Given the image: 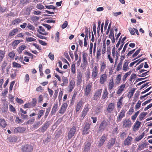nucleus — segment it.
I'll use <instances>...</instances> for the list:
<instances>
[{"instance_id":"f257e3e1","label":"nucleus","mask_w":152,"mask_h":152,"mask_svg":"<svg viewBox=\"0 0 152 152\" xmlns=\"http://www.w3.org/2000/svg\"><path fill=\"white\" fill-rule=\"evenodd\" d=\"M99 65L97 64L96 65L94 66L92 68V78L93 79H95L99 75Z\"/></svg>"},{"instance_id":"f03ea898","label":"nucleus","mask_w":152,"mask_h":152,"mask_svg":"<svg viewBox=\"0 0 152 152\" xmlns=\"http://www.w3.org/2000/svg\"><path fill=\"white\" fill-rule=\"evenodd\" d=\"M33 149V146L31 144H25L22 145L21 150L23 152H31Z\"/></svg>"},{"instance_id":"7ed1b4c3","label":"nucleus","mask_w":152,"mask_h":152,"mask_svg":"<svg viewBox=\"0 0 152 152\" xmlns=\"http://www.w3.org/2000/svg\"><path fill=\"white\" fill-rule=\"evenodd\" d=\"M108 124L105 120H103L100 123L98 128L99 132H102L104 131L107 129Z\"/></svg>"},{"instance_id":"20e7f679","label":"nucleus","mask_w":152,"mask_h":152,"mask_svg":"<svg viewBox=\"0 0 152 152\" xmlns=\"http://www.w3.org/2000/svg\"><path fill=\"white\" fill-rule=\"evenodd\" d=\"M115 84L113 78H111L107 85L108 90L110 92H111V90L115 87Z\"/></svg>"},{"instance_id":"39448f33","label":"nucleus","mask_w":152,"mask_h":152,"mask_svg":"<svg viewBox=\"0 0 152 152\" xmlns=\"http://www.w3.org/2000/svg\"><path fill=\"white\" fill-rule=\"evenodd\" d=\"M76 131V127L75 126H73L70 129L69 131L68 134V139L70 140L74 136Z\"/></svg>"},{"instance_id":"423d86ee","label":"nucleus","mask_w":152,"mask_h":152,"mask_svg":"<svg viewBox=\"0 0 152 152\" xmlns=\"http://www.w3.org/2000/svg\"><path fill=\"white\" fill-rule=\"evenodd\" d=\"M107 80V75L106 72L100 75L99 79V83L101 85L104 84Z\"/></svg>"},{"instance_id":"0eeeda50","label":"nucleus","mask_w":152,"mask_h":152,"mask_svg":"<svg viewBox=\"0 0 152 152\" xmlns=\"http://www.w3.org/2000/svg\"><path fill=\"white\" fill-rule=\"evenodd\" d=\"M92 86V83H89L86 85V88L84 89V94L86 96H88L90 94Z\"/></svg>"},{"instance_id":"6e6552de","label":"nucleus","mask_w":152,"mask_h":152,"mask_svg":"<svg viewBox=\"0 0 152 152\" xmlns=\"http://www.w3.org/2000/svg\"><path fill=\"white\" fill-rule=\"evenodd\" d=\"M126 110L124 109H122L119 113L116 120V122H120L122 120V118L125 116V113Z\"/></svg>"},{"instance_id":"1a4fd4ad","label":"nucleus","mask_w":152,"mask_h":152,"mask_svg":"<svg viewBox=\"0 0 152 152\" xmlns=\"http://www.w3.org/2000/svg\"><path fill=\"white\" fill-rule=\"evenodd\" d=\"M102 91V89H98L96 91L93 97L94 100H97L100 97Z\"/></svg>"},{"instance_id":"9d476101","label":"nucleus","mask_w":152,"mask_h":152,"mask_svg":"<svg viewBox=\"0 0 152 152\" xmlns=\"http://www.w3.org/2000/svg\"><path fill=\"white\" fill-rule=\"evenodd\" d=\"M123 127L124 128H130L132 125V123L129 119H125L122 121Z\"/></svg>"},{"instance_id":"9b49d317","label":"nucleus","mask_w":152,"mask_h":152,"mask_svg":"<svg viewBox=\"0 0 152 152\" xmlns=\"http://www.w3.org/2000/svg\"><path fill=\"white\" fill-rule=\"evenodd\" d=\"M116 139L115 137L111 138L107 143V146L108 149H110L115 143Z\"/></svg>"},{"instance_id":"f8f14e48","label":"nucleus","mask_w":152,"mask_h":152,"mask_svg":"<svg viewBox=\"0 0 152 152\" xmlns=\"http://www.w3.org/2000/svg\"><path fill=\"white\" fill-rule=\"evenodd\" d=\"M126 84H123L121 85L118 87V89L117 91L116 94L119 95H120L122 92L125 90Z\"/></svg>"},{"instance_id":"ddd939ff","label":"nucleus","mask_w":152,"mask_h":152,"mask_svg":"<svg viewBox=\"0 0 152 152\" xmlns=\"http://www.w3.org/2000/svg\"><path fill=\"white\" fill-rule=\"evenodd\" d=\"M50 121H46L41 127V132L43 133L45 132L49 127L50 124Z\"/></svg>"},{"instance_id":"4468645a","label":"nucleus","mask_w":152,"mask_h":152,"mask_svg":"<svg viewBox=\"0 0 152 152\" xmlns=\"http://www.w3.org/2000/svg\"><path fill=\"white\" fill-rule=\"evenodd\" d=\"M75 86V81L72 80L69 82V86H68V91L69 92H71Z\"/></svg>"},{"instance_id":"2eb2a0df","label":"nucleus","mask_w":152,"mask_h":152,"mask_svg":"<svg viewBox=\"0 0 152 152\" xmlns=\"http://www.w3.org/2000/svg\"><path fill=\"white\" fill-rule=\"evenodd\" d=\"M67 106L68 104L66 103H63L58 111V113L61 114H63L65 112Z\"/></svg>"},{"instance_id":"dca6fc26","label":"nucleus","mask_w":152,"mask_h":152,"mask_svg":"<svg viewBox=\"0 0 152 152\" xmlns=\"http://www.w3.org/2000/svg\"><path fill=\"white\" fill-rule=\"evenodd\" d=\"M132 139H133L131 137L128 136L124 141V145L125 146L131 145L132 141Z\"/></svg>"},{"instance_id":"f3484780","label":"nucleus","mask_w":152,"mask_h":152,"mask_svg":"<svg viewBox=\"0 0 152 152\" xmlns=\"http://www.w3.org/2000/svg\"><path fill=\"white\" fill-rule=\"evenodd\" d=\"M90 124L89 123H86V124L83 130V134H88L89 133V132L88 131L90 128Z\"/></svg>"},{"instance_id":"a211bd4d","label":"nucleus","mask_w":152,"mask_h":152,"mask_svg":"<svg viewBox=\"0 0 152 152\" xmlns=\"http://www.w3.org/2000/svg\"><path fill=\"white\" fill-rule=\"evenodd\" d=\"M107 139V137L105 135H103L101 137L99 141L98 146L99 147H101L104 144V142H105L106 140Z\"/></svg>"},{"instance_id":"6ab92c4d","label":"nucleus","mask_w":152,"mask_h":152,"mask_svg":"<svg viewBox=\"0 0 152 152\" xmlns=\"http://www.w3.org/2000/svg\"><path fill=\"white\" fill-rule=\"evenodd\" d=\"M82 74L81 72H79L77 73V85H80L82 80Z\"/></svg>"},{"instance_id":"aec40b11","label":"nucleus","mask_w":152,"mask_h":152,"mask_svg":"<svg viewBox=\"0 0 152 152\" xmlns=\"http://www.w3.org/2000/svg\"><path fill=\"white\" fill-rule=\"evenodd\" d=\"M26 129L24 127H18L14 129V132L15 133H22L25 132Z\"/></svg>"},{"instance_id":"412c9836","label":"nucleus","mask_w":152,"mask_h":152,"mask_svg":"<svg viewBox=\"0 0 152 152\" xmlns=\"http://www.w3.org/2000/svg\"><path fill=\"white\" fill-rule=\"evenodd\" d=\"M39 29L37 30V31L40 34L46 35L48 34V33L45 31L44 28L41 26H39Z\"/></svg>"},{"instance_id":"4be33fe9","label":"nucleus","mask_w":152,"mask_h":152,"mask_svg":"<svg viewBox=\"0 0 152 152\" xmlns=\"http://www.w3.org/2000/svg\"><path fill=\"white\" fill-rule=\"evenodd\" d=\"M115 104L114 103H110L107 108V111L108 113H112L115 108Z\"/></svg>"},{"instance_id":"5701e85b","label":"nucleus","mask_w":152,"mask_h":152,"mask_svg":"<svg viewBox=\"0 0 152 152\" xmlns=\"http://www.w3.org/2000/svg\"><path fill=\"white\" fill-rule=\"evenodd\" d=\"M129 63V62L127 60H126L125 61L122 67L124 71L126 72L129 69L128 66Z\"/></svg>"},{"instance_id":"b1692460","label":"nucleus","mask_w":152,"mask_h":152,"mask_svg":"<svg viewBox=\"0 0 152 152\" xmlns=\"http://www.w3.org/2000/svg\"><path fill=\"white\" fill-rule=\"evenodd\" d=\"M58 104L57 102H56L54 104L51 111L50 113L51 115L55 114L56 111L58 110Z\"/></svg>"},{"instance_id":"393cba45","label":"nucleus","mask_w":152,"mask_h":152,"mask_svg":"<svg viewBox=\"0 0 152 152\" xmlns=\"http://www.w3.org/2000/svg\"><path fill=\"white\" fill-rule=\"evenodd\" d=\"M91 143L90 142H85L84 152H88L90 149L91 146Z\"/></svg>"},{"instance_id":"a878e982","label":"nucleus","mask_w":152,"mask_h":152,"mask_svg":"<svg viewBox=\"0 0 152 152\" xmlns=\"http://www.w3.org/2000/svg\"><path fill=\"white\" fill-rule=\"evenodd\" d=\"M89 111V108L88 107H85L82 111L81 114V117L83 118L86 116Z\"/></svg>"},{"instance_id":"bb28decb","label":"nucleus","mask_w":152,"mask_h":152,"mask_svg":"<svg viewBox=\"0 0 152 152\" xmlns=\"http://www.w3.org/2000/svg\"><path fill=\"white\" fill-rule=\"evenodd\" d=\"M107 67L105 62L103 61L100 64V71L101 72H103Z\"/></svg>"},{"instance_id":"cd10ccee","label":"nucleus","mask_w":152,"mask_h":152,"mask_svg":"<svg viewBox=\"0 0 152 152\" xmlns=\"http://www.w3.org/2000/svg\"><path fill=\"white\" fill-rule=\"evenodd\" d=\"M18 29L17 28L13 29L10 32L9 34V37L14 36L18 32Z\"/></svg>"},{"instance_id":"c85d7f7f","label":"nucleus","mask_w":152,"mask_h":152,"mask_svg":"<svg viewBox=\"0 0 152 152\" xmlns=\"http://www.w3.org/2000/svg\"><path fill=\"white\" fill-rule=\"evenodd\" d=\"M108 93L106 88H105L103 91L102 98L104 99L107 98Z\"/></svg>"},{"instance_id":"c756f323","label":"nucleus","mask_w":152,"mask_h":152,"mask_svg":"<svg viewBox=\"0 0 152 152\" xmlns=\"http://www.w3.org/2000/svg\"><path fill=\"white\" fill-rule=\"evenodd\" d=\"M22 21V19L21 18H17L12 21V24L13 25H17L20 23Z\"/></svg>"},{"instance_id":"7c9ffc66","label":"nucleus","mask_w":152,"mask_h":152,"mask_svg":"<svg viewBox=\"0 0 152 152\" xmlns=\"http://www.w3.org/2000/svg\"><path fill=\"white\" fill-rule=\"evenodd\" d=\"M112 53L113 57V58H115V56H116L115 57V63H116L118 59V54H117L116 55H115V47H114L112 50Z\"/></svg>"},{"instance_id":"2f4dec72","label":"nucleus","mask_w":152,"mask_h":152,"mask_svg":"<svg viewBox=\"0 0 152 152\" xmlns=\"http://www.w3.org/2000/svg\"><path fill=\"white\" fill-rule=\"evenodd\" d=\"M82 105L83 102L82 101H79L77 103L76 107V113L78 112L80 110Z\"/></svg>"},{"instance_id":"473e14b6","label":"nucleus","mask_w":152,"mask_h":152,"mask_svg":"<svg viewBox=\"0 0 152 152\" xmlns=\"http://www.w3.org/2000/svg\"><path fill=\"white\" fill-rule=\"evenodd\" d=\"M135 91L134 88L132 89L129 91L127 94V96L129 98L131 99Z\"/></svg>"},{"instance_id":"72a5a7b5","label":"nucleus","mask_w":152,"mask_h":152,"mask_svg":"<svg viewBox=\"0 0 152 152\" xmlns=\"http://www.w3.org/2000/svg\"><path fill=\"white\" fill-rule=\"evenodd\" d=\"M121 77V75L119 74L117 75L115 79V83L116 84H118L120 83Z\"/></svg>"},{"instance_id":"f704fd0d","label":"nucleus","mask_w":152,"mask_h":152,"mask_svg":"<svg viewBox=\"0 0 152 152\" xmlns=\"http://www.w3.org/2000/svg\"><path fill=\"white\" fill-rule=\"evenodd\" d=\"M26 46L23 45H21L18 49L17 51L19 53H21L22 51L26 49Z\"/></svg>"},{"instance_id":"c9c22d12","label":"nucleus","mask_w":152,"mask_h":152,"mask_svg":"<svg viewBox=\"0 0 152 152\" xmlns=\"http://www.w3.org/2000/svg\"><path fill=\"white\" fill-rule=\"evenodd\" d=\"M21 42V40H14L11 44L13 48H15Z\"/></svg>"},{"instance_id":"e433bc0d","label":"nucleus","mask_w":152,"mask_h":152,"mask_svg":"<svg viewBox=\"0 0 152 152\" xmlns=\"http://www.w3.org/2000/svg\"><path fill=\"white\" fill-rule=\"evenodd\" d=\"M0 125L3 128H4L7 126V124L4 119H0Z\"/></svg>"},{"instance_id":"4c0bfd02","label":"nucleus","mask_w":152,"mask_h":152,"mask_svg":"<svg viewBox=\"0 0 152 152\" xmlns=\"http://www.w3.org/2000/svg\"><path fill=\"white\" fill-rule=\"evenodd\" d=\"M131 71H129V72L126 73L123 76L122 80L124 82L126 80L127 77L129 75L131 74Z\"/></svg>"},{"instance_id":"58836bf2","label":"nucleus","mask_w":152,"mask_h":152,"mask_svg":"<svg viewBox=\"0 0 152 152\" xmlns=\"http://www.w3.org/2000/svg\"><path fill=\"white\" fill-rule=\"evenodd\" d=\"M27 29H29L32 31H34L35 29L34 27L30 23H28L26 27Z\"/></svg>"},{"instance_id":"ea45409f","label":"nucleus","mask_w":152,"mask_h":152,"mask_svg":"<svg viewBox=\"0 0 152 152\" xmlns=\"http://www.w3.org/2000/svg\"><path fill=\"white\" fill-rule=\"evenodd\" d=\"M5 54V51L4 50H0V62L2 61L4 57Z\"/></svg>"},{"instance_id":"a19ab883","label":"nucleus","mask_w":152,"mask_h":152,"mask_svg":"<svg viewBox=\"0 0 152 152\" xmlns=\"http://www.w3.org/2000/svg\"><path fill=\"white\" fill-rule=\"evenodd\" d=\"M32 8L31 6L27 7L26 9L25 12V14L26 15L29 14L32 10Z\"/></svg>"},{"instance_id":"79ce46f5","label":"nucleus","mask_w":152,"mask_h":152,"mask_svg":"<svg viewBox=\"0 0 152 152\" xmlns=\"http://www.w3.org/2000/svg\"><path fill=\"white\" fill-rule=\"evenodd\" d=\"M147 115V113L142 112L139 115V120L140 121L142 120Z\"/></svg>"},{"instance_id":"37998d69","label":"nucleus","mask_w":152,"mask_h":152,"mask_svg":"<svg viewBox=\"0 0 152 152\" xmlns=\"http://www.w3.org/2000/svg\"><path fill=\"white\" fill-rule=\"evenodd\" d=\"M101 49H99L97 50L96 54V58L98 60H99L101 55Z\"/></svg>"},{"instance_id":"c03bdc74","label":"nucleus","mask_w":152,"mask_h":152,"mask_svg":"<svg viewBox=\"0 0 152 152\" xmlns=\"http://www.w3.org/2000/svg\"><path fill=\"white\" fill-rule=\"evenodd\" d=\"M45 112V110H40L38 112V115L37 118L38 119H40L41 116L43 115Z\"/></svg>"},{"instance_id":"a18cd8bd","label":"nucleus","mask_w":152,"mask_h":152,"mask_svg":"<svg viewBox=\"0 0 152 152\" xmlns=\"http://www.w3.org/2000/svg\"><path fill=\"white\" fill-rule=\"evenodd\" d=\"M123 63L119 62L117 66L116 70L117 71H119L121 70L122 68Z\"/></svg>"},{"instance_id":"49530a36","label":"nucleus","mask_w":152,"mask_h":152,"mask_svg":"<svg viewBox=\"0 0 152 152\" xmlns=\"http://www.w3.org/2000/svg\"><path fill=\"white\" fill-rule=\"evenodd\" d=\"M37 103V100L36 99L34 98L32 99V100L31 102V106L34 107L35 106Z\"/></svg>"},{"instance_id":"de8ad7c7","label":"nucleus","mask_w":152,"mask_h":152,"mask_svg":"<svg viewBox=\"0 0 152 152\" xmlns=\"http://www.w3.org/2000/svg\"><path fill=\"white\" fill-rule=\"evenodd\" d=\"M140 122L139 121H136L134 126V128L136 130H137L140 127Z\"/></svg>"},{"instance_id":"09e8293b","label":"nucleus","mask_w":152,"mask_h":152,"mask_svg":"<svg viewBox=\"0 0 152 152\" xmlns=\"http://www.w3.org/2000/svg\"><path fill=\"white\" fill-rule=\"evenodd\" d=\"M123 106L122 102L118 100L117 103V107L120 109Z\"/></svg>"},{"instance_id":"8fccbe9b","label":"nucleus","mask_w":152,"mask_h":152,"mask_svg":"<svg viewBox=\"0 0 152 152\" xmlns=\"http://www.w3.org/2000/svg\"><path fill=\"white\" fill-rule=\"evenodd\" d=\"M144 136V133H143L139 136L135 138V140L137 142L139 141L143 138Z\"/></svg>"},{"instance_id":"3c124183","label":"nucleus","mask_w":152,"mask_h":152,"mask_svg":"<svg viewBox=\"0 0 152 152\" xmlns=\"http://www.w3.org/2000/svg\"><path fill=\"white\" fill-rule=\"evenodd\" d=\"M71 72L74 74L76 73V67L75 64H72L71 66Z\"/></svg>"},{"instance_id":"603ef678","label":"nucleus","mask_w":152,"mask_h":152,"mask_svg":"<svg viewBox=\"0 0 152 152\" xmlns=\"http://www.w3.org/2000/svg\"><path fill=\"white\" fill-rule=\"evenodd\" d=\"M12 65L13 67L16 68H20L21 65L20 64L17 63L15 62L12 63Z\"/></svg>"},{"instance_id":"864d4df0","label":"nucleus","mask_w":152,"mask_h":152,"mask_svg":"<svg viewBox=\"0 0 152 152\" xmlns=\"http://www.w3.org/2000/svg\"><path fill=\"white\" fill-rule=\"evenodd\" d=\"M88 65V62L87 60H83V63L81 64V66L83 67H86Z\"/></svg>"},{"instance_id":"5fc2aeb1","label":"nucleus","mask_w":152,"mask_h":152,"mask_svg":"<svg viewBox=\"0 0 152 152\" xmlns=\"http://www.w3.org/2000/svg\"><path fill=\"white\" fill-rule=\"evenodd\" d=\"M59 36L60 33L59 32H58L56 33L55 36V39L57 42H59L60 39Z\"/></svg>"},{"instance_id":"6e6d98bb","label":"nucleus","mask_w":152,"mask_h":152,"mask_svg":"<svg viewBox=\"0 0 152 152\" xmlns=\"http://www.w3.org/2000/svg\"><path fill=\"white\" fill-rule=\"evenodd\" d=\"M145 146L146 145L145 143L139 145L138 146V149L139 151L143 150L145 148Z\"/></svg>"},{"instance_id":"4d7b16f0","label":"nucleus","mask_w":152,"mask_h":152,"mask_svg":"<svg viewBox=\"0 0 152 152\" xmlns=\"http://www.w3.org/2000/svg\"><path fill=\"white\" fill-rule=\"evenodd\" d=\"M139 113L140 111H138L135 113L134 115L132 116L131 118L132 120L134 121L135 120Z\"/></svg>"},{"instance_id":"13d9d810","label":"nucleus","mask_w":152,"mask_h":152,"mask_svg":"<svg viewBox=\"0 0 152 152\" xmlns=\"http://www.w3.org/2000/svg\"><path fill=\"white\" fill-rule=\"evenodd\" d=\"M77 93H75L73 95L71 100L70 102V104H73L75 101V100L76 97Z\"/></svg>"},{"instance_id":"bf43d9fd","label":"nucleus","mask_w":152,"mask_h":152,"mask_svg":"<svg viewBox=\"0 0 152 152\" xmlns=\"http://www.w3.org/2000/svg\"><path fill=\"white\" fill-rule=\"evenodd\" d=\"M40 121L36 122L33 125V127L35 129H37L40 125Z\"/></svg>"},{"instance_id":"052dcab7","label":"nucleus","mask_w":152,"mask_h":152,"mask_svg":"<svg viewBox=\"0 0 152 152\" xmlns=\"http://www.w3.org/2000/svg\"><path fill=\"white\" fill-rule=\"evenodd\" d=\"M109 37L111 38L114 37V33L113 29H111L110 31V33L109 35Z\"/></svg>"},{"instance_id":"680f3d73","label":"nucleus","mask_w":152,"mask_h":152,"mask_svg":"<svg viewBox=\"0 0 152 152\" xmlns=\"http://www.w3.org/2000/svg\"><path fill=\"white\" fill-rule=\"evenodd\" d=\"M88 54L85 51L83 52L82 57L83 60H87V57L88 56Z\"/></svg>"},{"instance_id":"e2e57ef3","label":"nucleus","mask_w":152,"mask_h":152,"mask_svg":"<svg viewBox=\"0 0 152 152\" xmlns=\"http://www.w3.org/2000/svg\"><path fill=\"white\" fill-rule=\"evenodd\" d=\"M36 7L38 9L42 10L44 8V7L42 3L38 4L37 5Z\"/></svg>"},{"instance_id":"0e129e2a","label":"nucleus","mask_w":152,"mask_h":152,"mask_svg":"<svg viewBox=\"0 0 152 152\" xmlns=\"http://www.w3.org/2000/svg\"><path fill=\"white\" fill-rule=\"evenodd\" d=\"M39 71L40 73V75L42 76L43 75V73L42 72V64H40L39 66Z\"/></svg>"},{"instance_id":"69168bd1","label":"nucleus","mask_w":152,"mask_h":152,"mask_svg":"<svg viewBox=\"0 0 152 152\" xmlns=\"http://www.w3.org/2000/svg\"><path fill=\"white\" fill-rule=\"evenodd\" d=\"M8 11V9L7 7H4L3 8L1 7H0V12L3 13L5 11Z\"/></svg>"},{"instance_id":"338daca9","label":"nucleus","mask_w":152,"mask_h":152,"mask_svg":"<svg viewBox=\"0 0 152 152\" xmlns=\"http://www.w3.org/2000/svg\"><path fill=\"white\" fill-rule=\"evenodd\" d=\"M9 108L10 111L11 112L14 113H15V109L12 105L10 104Z\"/></svg>"},{"instance_id":"774afa93","label":"nucleus","mask_w":152,"mask_h":152,"mask_svg":"<svg viewBox=\"0 0 152 152\" xmlns=\"http://www.w3.org/2000/svg\"><path fill=\"white\" fill-rule=\"evenodd\" d=\"M107 58L109 59V61L111 63H113L114 62L113 60V58H112L110 54H108L107 56Z\"/></svg>"}]
</instances>
